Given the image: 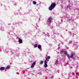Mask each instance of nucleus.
I'll use <instances>...</instances> for the list:
<instances>
[{
    "label": "nucleus",
    "instance_id": "nucleus-8",
    "mask_svg": "<svg viewBox=\"0 0 79 79\" xmlns=\"http://www.w3.org/2000/svg\"><path fill=\"white\" fill-rule=\"evenodd\" d=\"M5 68L4 67H1L0 68V70H2V71H3V70H4Z\"/></svg>",
    "mask_w": 79,
    "mask_h": 79
},
{
    "label": "nucleus",
    "instance_id": "nucleus-3",
    "mask_svg": "<svg viewBox=\"0 0 79 79\" xmlns=\"http://www.w3.org/2000/svg\"><path fill=\"white\" fill-rule=\"evenodd\" d=\"M47 66H48V65H47V61L45 60L44 61V67H45V68H47Z\"/></svg>",
    "mask_w": 79,
    "mask_h": 79
},
{
    "label": "nucleus",
    "instance_id": "nucleus-9",
    "mask_svg": "<svg viewBox=\"0 0 79 79\" xmlns=\"http://www.w3.org/2000/svg\"><path fill=\"white\" fill-rule=\"evenodd\" d=\"M10 68V66L8 65L6 67V69H9Z\"/></svg>",
    "mask_w": 79,
    "mask_h": 79
},
{
    "label": "nucleus",
    "instance_id": "nucleus-15",
    "mask_svg": "<svg viewBox=\"0 0 79 79\" xmlns=\"http://www.w3.org/2000/svg\"><path fill=\"white\" fill-rule=\"evenodd\" d=\"M79 74V73H76V75H78Z\"/></svg>",
    "mask_w": 79,
    "mask_h": 79
},
{
    "label": "nucleus",
    "instance_id": "nucleus-2",
    "mask_svg": "<svg viewBox=\"0 0 79 79\" xmlns=\"http://www.w3.org/2000/svg\"><path fill=\"white\" fill-rule=\"evenodd\" d=\"M64 54H65V55H67L69 58H73V56L75 55V54L74 53H73V54H72L70 56H69L68 54H67L66 51H65L64 52Z\"/></svg>",
    "mask_w": 79,
    "mask_h": 79
},
{
    "label": "nucleus",
    "instance_id": "nucleus-12",
    "mask_svg": "<svg viewBox=\"0 0 79 79\" xmlns=\"http://www.w3.org/2000/svg\"><path fill=\"white\" fill-rule=\"evenodd\" d=\"M47 59H48V60L50 59V56H48L47 58Z\"/></svg>",
    "mask_w": 79,
    "mask_h": 79
},
{
    "label": "nucleus",
    "instance_id": "nucleus-13",
    "mask_svg": "<svg viewBox=\"0 0 79 79\" xmlns=\"http://www.w3.org/2000/svg\"><path fill=\"white\" fill-rule=\"evenodd\" d=\"M33 4L34 5H35V4H36V2H35V1H33Z\"/></svg>",
    "mask_w": 79,
    "mask_h": 79
},
{
    "label": "nucleus",
    "instance_id": "nucleus-5",
    "mask_svg": "<svg viewBox=\"0 0 79 79\" xmlns=\"http://www.w3.org/2000/svg\"><path fill=\"white\" fill-rule=\"evenodd\" d=\"M19 42L20 44H22V43H23V40L19 38Z\"/></svg>",
    "mask_w": 79,
    "mask_h": 79
},
{
    "label": "nucleus",
    "instance_id": "nucleus-14",
    "mask_svg": "<svg viewBox=\"0 0 79 79\" xmlns=\"http://www.w3.org/2000/svg\"><path fill=\"white\" fill-rule=\"evenodd\" d=\"M45 61H49V60H48V59L46 58V60H45Z\"/></svg>",
    "mask_w": 79,
    "mask_h": 79
},
{
    "label": "nucleus",
    "instance_id": "nucleus-11",
    "mask_svg": "<svg viewBox=\"0 0 79 79\" xmlns=\"http://www.w3.org/2000/svg\"><path fill=\"white\" fill-rule=\"evenodd\" d=\"M37 44H35L34 45V47H35V48H36L37 47Z\"/></svg>",
    "mask_w": 79,
    "mask_h": 79
},
{
    "label": "nucleus",
    "instance_id": "nucleus-10",
    "mask_svg": "<svg viewBox=\"0 0 79 79\" xmlns=\"http://www.w3.org/2000/svg\"><path fill=\"white\" fill-rule=\"evenodd\" d=\"M43 63H44V61H41L40 63V64H42Z\"/></svg>",
    "mask_w": 79,
    "mask_h": 79
},
{
    "label": "nucleus",
    "instance_id": "nucleus-7",
    "mask_svg": "<svg viewBox=\"0 0 79 79\" xmlns=\"http://www.w3.org/2000/svg\"><path fill=\"white\" fill-rule=\"evenodd\" d=\"M38 48L40 49V50H41L42 48H41V45H38L37 46Z\"/></svg>",
    "mask_w": 79,
    "mask_h": 79
},
{
    "label": "nucleus",
    "instance_id": "nucleus-4",
    "mask_svg": "<svg viewBox=\"0 0 79 79\" xmlns=\"http://www.w3.org/2000/svg\"><path fill=\"white\" fill-rule=\"evenodd\" d=\"M52 19L51 18V17H49L48 19V23H50L52 21Z\"/></svg>",
    "mask_w": 79,
    "mask_h": 79
},
{
    "label": "nucleus",
    "instance_id": "nucleus-1",
    "mask_svg": "<svg viewBox=\"0 0 79 79\" xmlns=\"http://www.w3.org/2000/svg\"><path fill=\"white\" fill-rule=\"evenodd\" d=\"M55 6H56V4L55 2L52 3L51 5L50 6L49 8V10L52 11V9H53L55 8Z\"/></svg>",
    "mask_w": 79,
    "mask_h": 79
},
{
    "label": "nucleus",
    "instance_id": "nucleus-6",
    "mask_svg": "<svg viewBox=\"0 0 79 79\" xmlns=\"http://www.w3.org/2000/svg\"><path fill=\"white\" fill-rule=\"evenodd\" d=\"M34 65H35V62H33L31 66V68H34Z\"/></svg>",
    "mask_w": 79,
    "mask_h": 79
}]
</instances>
